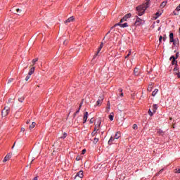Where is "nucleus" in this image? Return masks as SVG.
Masks as SVG:
<instances>
[{
  "instance_id": "nucleus-16",
  "label": "nucleus",
  "mask_w": 180,
  "mask_h": 180,
  "mask_svg": "<svg viewBox=\"0 0 180 180\" xmlns=\"http://www.w3.org/2000/svg\"><path fill=\"white\" fill-rule=\"evenodd\" d=\"M157 109H158V107L157 106V104H154L152 107L153 112L155 113V112H157Z\"/></svg>"
},
{
  "instance_id": "nucleus-17",
  "label": "nucleus",
  "mask_w": 180,
  "mask_h": 180,
  "mask_svg": "<svg viewBox=\"0 0 180 180\" xmlns=\"http://www.w3.org/2000/svg\"><path fill=\"white\" fill-rule=\"evenodd\" d=\"M175 39H174V33L169 34V41L170 43H172Z\"/></svg>"
},
{
  "instance_id": "nucleus-1",
  "label": "nucleus",
  "mask_w": 180,
  "mask_h": 180,
  "mask_svg": "<svg viewBox=\"0 0 180 180\" xmlns=\"http://www.w3.org/2000/svg\"><path fill=\"white\" fill-rule=\"evenodd\" d=\"M150 4H151L150 0H146V2L142 5H140L136 8L139 16H143V14L146 13V10L148 8H150Z\"/></svg>"
},
{
  "instance_id": "nucleus-21",
  "label": "nucleus",
  "mask_w": 180,
  "mask_h": 180,
  "mask_svg": "<svg viewBox=\"0 0 180 180\" xmlns=\"http://www.w3.org/2000/svg\"><path fill=\"white\" fill-rule=\"evenodd\" d=\"M172 43H173L174 46H178L179 41L178 39H174Z\"/></svg>"
},
{
  "instance_id": "nucleus-22",
  "label": "nucleus",
  "mask_w": 180,
  "mask_h": 180,
  "mask_svg": "<svg viewBox=\"0 0 180 180\" xmlns=\"http://www.w3.org/2000/svg\"><path fill=\"white\" fill-rule=\"evenodd\" d=\"M119 92H120V94H119L120 96H121V98H123L124 94H123V89H119Z\"/></svg>"
},
{
  "instance_id": "nucleus-24",
  "label": "nucleus",
  "mask_w": 180,
  "mask_h": 180,
  "mask_svg": "<svg viewBox=\"0 0 180 180\" xmlns=\"http://www.w3.org/2000/svg\"><path fill=\"white\" fill-rule=\"evenodd\" d=\"M36 126V122H32V124L30 125V129H34V127Z\"/></svg>"
},
{
  "instance_id": "nucleus-30",
  "label": "nucleus",
  "mask_w": 180,
  "mask_h": 180,
  "mask_svg": "<svg viewBox=\"0 0 180 180\" xmlns=\"http://www.w3.org/2000/svg\"><path fill=\"white\" fill-rule=\"evenodd\" d=\"M98 141H99V139H98V138H94L93 143H94V144H96V143H98Z\"/></svg>"
},
{
  "instance_id": "nucleus-36",
  "label": "nucleus",
  "mask_w": 180,
  "mask_h": 180,
  "mask_svg": "<svg viewBox=\"0 0 180 180\" xmlns=\"http://www.w3.org/2000/svg\"><path fill=\"white\" fill-rule=\"evenodd\" d=\"M13 82V79L11 78L8 79L7 84H11V82Z\"/></svg>"
},
{
  "instance_id": "nucleus-37",
  "label": "nucleus",
  "mask_w": 180,
  "mask_h": 180,
  "mask_svg": "<svg viewBox=\"0 0 180 180\" xmlns=\"http://www.w3.org/2000/svg\"><path fill=\"white\" fill-rule=\"evenodd\" d=\"M133 129H134V130H137V124H134L133 125Z\"/></svg>"
},
{
  "instance_id": "nucleus-51",
  "label": "nucleus",
  "mask_w": 180,
  "mask_h": 180,
  "mask_svg": "<svg viewBox=\"0 0 180 180\" xmlns=\"http://www.w3.org/2000/svg\"><path fill=\"white\" fill-rule=\"evenodd\" d=\"M165 40H167V37H166V36H165V37H163V41H165Z\"/></svg>"
},
{
  "instance_id": "nucleus-4",
  "label": "nucleus",
  "mask_w": 180,
  "mask_h": 180,
  "mask_svg": "<svg viewBox=\"0 0 180 180\" xmlns=\"http://www.w3.org/2000/svg\"><path fill=\"white\" fill-rule=\"evenodd\" d=\"M78 178H84V171L80 170L77 173L75 179H78Z\"/></svg>"
},
{
  "instance_id": "nucleus-27",
  "label": "nucleus",
  "mask_w": 180,
  "mask_h": 180,
  "mask_svg": "<svg viewBox=\"0 0 180 180\" xmlns=\"http://www.w3.org/2000/svg\"><path fill=\"white\" fill-rule=\"evenodd\" d=\"M165 5H167V1H163L161 3L160 6L161 8H165Z\"/></svg>"
},
{
  "instance_id": "nucleus-47",
  "label": "nucleus",
  "mask_w": 180,
  "mask_h": 180,
  "mask_svg": "<svg viewBox=\"0 0 180 180\" xmlns=\"http://www.w3.org/2000/svg\"><path fill=\"white\" fill-rule=\"evenodd\" d=\"M160 17V13H156V17L155 19H157V18Z\"/></svg>"
},
{
  "instance_id": "nucleus-63",
  "label": "nucleus",
  "mask_w": 180,
  "mask_h": 180,
  "mask_svg": "<svg viewBox=\"0 0 180 180\" xmlns=\"http://www.w3.org/2000/svg\"><path fill=\"white\" fill-rule=\"evenodd\" d=\"M115 27V25L113 27H111V30L113 29Z\"/></svg>"
},
{
  "instance_id": "nucleus-52",
  "label": "nucleus",
  "mask_w": 180,
  "mask_h": 180,
  "mask_svg": "<svg viewBox=\"0 0 180 180\" xmlns=\"http://www.w3.org/2000/svg\"><path fill=\"white\" fill-rule=\"evenodd\" d=\"M90 123H94V119H93V118H91V119L90 120Z\"/></svg>"
},
{
  "instance_id": "nucleus-29",
  "label": "nucleus",
  "mask_w": 180,
  "mask_h": 180,
  "mask_svg": "<svg viewBox=\"0 0 180 180\" xmlns=\"http://www.w3.org/2000/svg\"><path fill=\"white\" fill-rule=\"evenodd\" d=\"M163 172H164V169H160V170L156 174V176H158V175H160V174H162Z\"/></svg>"
},
{
  "instance_id": "nucleus-33",
  "label": "nucleus",
  "mask_w": 180,
  "mask_h": 180,
  "mask_svg": "<svg viewBox=\"0 0 180 180\" xmlns=\"http://www.w3.org/2000/svg\"><path fill=\"white\" fill-rule=\"evenodd\" d=\"M174 71H175L176 74H178L179 70H178V67H177V65H176L175 68H174Z\"/></svg>"
},
{
  "instance_id": "nucleus-41",
  "label": "nucleus",
  "mask_w": 180,
  "mask_h": 180,
  "mask_svg": "<svg viewBox=\"0 0 180 180\" xmlns=\"http://www.w3.org/2000/svg\"><path fill=\"white\" fill-rule=\"evenodd\" d=\"M33 161H34V159H32V161L30 162V165H27V167H30V165H32V164H33Z\"/></svg>"
},
{
  "instance_id": "nucleus-54",
  "label": "nucleus",
  "mask_w": 180,
  "mask_h": 180,
  "mask_svg": "<svg viewBox=\"0 0 180 180\" xmlns=\"http://www.w3.org/2000/svg\"><path fill=\"white\" fill-rule=\"evenodd\" d=\"M29 123H30V120L27 121V124H29Z\"/></svg>"
},
{
  "instance_id": "nucleus-11",
  "label": "nucleus",
  "mask_w": 180,
  "mask_h": 180,
  "mask_svg": "<svg viewBox=\"0 0 180 180\" xmlns=\"http://www.w3.org/2000/svg\"><path fill=\"white\" fill-rule=\"evenodd\" d=\"M74 16L70 17L68 20L65 21V24L67 25V23H70V22H74Z\"/></svg>"
},
{
  "instance_id": "nucleus-20",
  "label": "nucleus",
  "mask_w": 180,
  "mask_h": 180,
  "mask_svg": "<svg viewBox=\"0 0 180 180\" xmlns=\"http://www.w3.org/2000/svg\"><path fill=\"white\" fill-rule=\"evenodd\" d=\"M139 72H140V70L137 68H135L134 70V75H139Z\"/></svg>"
},
{
  "instance_id": "nucleus-34",
  "label": "nucleus",
  "mask_w": 180,
  "mask_h": 180,
  "mask_svg": "<svg viewBox=\"0 0 180 180\" xmlns=\"http://www.w3.org/2000/svg\"><path fill=\"white\" fill-rule=\"evenodd\" d=\"M110 120L112 121L113 120V115L110 114L109 116H108Z\"/></svg>"
},
{
  "instance_id": "nucleus-13",
  "label": "nucleus",
  "mask_w": 180,
  "mask_h": 180,
  "mask_svg": "<svg viewBox=\"0 0 180 180\" xmlns=\"http://www.w3.org/2000/svg\"><path fill=\"white\" fill-rule=\"evenodd\" d=\"M83 120H84L83 123H86V120H88V112H86L84 113V115L83 117Z\"/></svg>"
},
{
  "instance_id": "nucleus-43",
  "label": "nucleus",
  "mask_w": 180,
  "mask_h": 180,
  "mask_svg": "<svg viewBox=\"0 0 180 180\" xmlns=\"http://www.w3.org/2000/svg\"><path fill=\"white\" fill-rule=\"evenodd\" d=\"M159 41H160V43H161V41H162V36H160L159 37Z\"/></svg>"
},
{
  "instance_id": "nucleus-42",
  "label": "nucleus",
  "mask_w": 180,
  "mask_h": 180,
  "mask_svg": "<svg viewBox=\"0 0 180 180\" xmlns=\"http://www.w3.org/2000/svg\"><path fill=\"white\" fill-rule=\"evenodd\" d=\"M2 34H4V32L0 30V40L2 39Z\"/></svg>"
},
{
  "instance_id": "nucleus-58",
  "label": "nucleus",
  "mask_w": 180,
  "mask_h": 180,
  "mask_svg": "<svg viewBox=\"0 0 180 180\" xmlns=\"http://www.w3.org/2000/svg\"><path fill=\"white\" fill-rule=\"evenodd\" d=\"M107 109H110V105H108V106L107 107Z\"/></svg>"
},
{
  "instance_id": "nucleus-46",
  "label": "nucleus",
  "mask_w": 180,
  "mask_h": 180,
  "mask_svg": "<svg viewBox=\"0 0 180 180\" xmlns=\"http://www.w3.org/2000/svg\"><path fill=\"white\" fill-rule=\"evenodd\" d=\"M176 11H180V4L176 7Z\"/></svg>"
},
{
  "instance_id": "nucleus-15",
  "label": "nucleus",
  "mask_w": 180,
  "mask_h": 180,
  "mask_svg": "<svg viewBox=\"0 0 180 180\" xmlns=\"http://www.w3.org/2000/svg\"><path fill=\"white\" fill-rule=\"evenodd\" d=\"M120 136H122V134H120V131H117L116 132V134H115V140H117Z\"/></svg>"
},
{
  "instance_id": "nucleus-56",
  "label": "nucleus",
  "mask_w": 180,
  "mask_h": 180,
  "mask_svg": "<svg viewBox=\"0 0 180 180\" xmlns=\"http://www.w3.org/2000/svg\"><path fill=\"white\" fill-rule=\"evenodd\" d=\"M15 144H16V143H14L13 146H12V148H15Z\"/></svg>"
},
{
  "instance_id": "nucleus-48",
  "label": "nucleus",
  "mask_w": 180,
  "mask_h": 180,
  "mask_svg": "<svg viewBox=\"0 0 180 180\" xmlns=\"http://www.w3.org/2000/svg\"><path fill=\"white\" fill-rule=\"evenodd\" d=\"M85 153H86V150L84 149V150L82 151V154H85Z\"/></svg>"
},
{
  "instance_id": "nucleus-39",
  "label": "nucleus",
  "mask_w": 180,
  "mask_h": 180,
  "mask_svg": "<svg viewBox=\"0 0 180 180\" xmlns=\"http://www.w3.org/2000/svg\"><path fill=\"white\" fill-rule=\"evenodd\" d=\"M131 54V51H129L127 56H126V58H127L128 57H130V55Z\"/></svg>"
},
{
  "instance_id": "nucleus-12",
  "label": "nucleus",
  "mask_w": 180,
  "mask_h": 180,
  "mask_svg": "<svg viewBox=\"0 0 180 180\" xmlns=\"http://www.w3.org/2000/svg\"><path fill=\"white\" fill-rule=\"evenodd\" d=\"M102 47H103V43H101V44L100 45L97 53L94 56V58H95V57H96V56H98V54H99V52L102 50Z\"/></svg>"
},
{
  "instance_id": "nucleus-55",
  "label": "nucleus",
  "mask_w": 180,
  "mask_h": 180,
  "mask_svg": "<svg viewBox=\"0 0 180 180\" xmlns=\"http://www.w3.org/2000/svg\"><path fill=\"white\" fill-rule=\"evenodd\" d=\"M81 108H82V105H79V110H81Z\"/></svg>"
},
{
  "instance_id": "nucleus-18",
  "label": "nucleus",
  "mask_w": 180,
  "mask_h": 180,
  "mask_svg": "<svg viewBox=\"0 0 180 180\" xmlns=\"http://www.w3.org/2000/svg\"><path fill=\"white\" fill-rule=\"evenodd\" d=\"M35 69H36V68H34V67L31 68L30 69V71H29L28 74H29L30 75H32L34 72V70H35Z\"/></svg>"
},
{
  "instance_id": "nucleus-57",
  "label": "nucleus",
  "mask_w": 180,
  "mask_h": 180,
  "mask_svg": "<svg viewBox=\"0 0 180 180\" xmlns=\"http://www.w3.org/2000/svg\"><path fill=\"white\" fill-rule=\"evenodd\" d=\"M32 180H37V177H34Z\"/></svg>"
},
{
  "instance_id": "nucleus-6",
  "label": "nucleus",
  "mask_w": 180,
  "mask_h": 180,
  "mask_svg": "<svg viewBox=\"0 0 180 180\" xmlns=\"http://www.w3.org/2000/svg\"><path fill=\"white\" fill-rule=\"evenodd\" d=\"M11 11V12H13V13H15V15H18V13H20V12H22L21 9H19L16 7H13Z\"/></svg>"
},
{
  "instance_id": "nucleus-44",
  "label": "nucleus",
  "mask_w": 180,
  "mask_h": 180,
  "mask_svg": "<svg viewBox=\"0 0 180 180\" xmlns=\"http://www.w3.org/2000/svg\"><path fill=\"white\" fill-rule=\"evenodd\" d=\"M80 160H81V157L77 156V157L76 158V161H79Z\"/></svg>"
},
{
  "instance_id": "nucleus-3",
  "label": "nucleus",
  "mask_w": 180,
  "mask_h": 180,
  "mask_svg": "<svg viewBox=\"0 0 180 180\" xmlns=\"http://www.w3.org/2000/svg\"><path fill=\"white\" fill-rule=\"evenodd\" d=\"M129 18H131V13H128L125 15L121 20H120V23H123V22H126L127 19Z\"/></svg>"
},
{
  "instance_id": "nucleus-9",
  "label": "nucleus",
  "mask_w": 180,
  "mask_h": 180,
  "mask_svg": "<svg viewBox=\"0 0 180 180\" xmlns=\"http://www.w3.org/2000/svg\"><path fill=\"white\" fill-rule=\"evenodd\" d=\"M170 60H172V65H178V62L176 60L175 56H172L170 57Z\"/></svg>"
},
{
  "instance_id": "nucleus-32",
  "label": "nucleus",
  "mask_w": 180,
  "mask_h": 180,
  "mask_svg": "<svg viewBox=\"0 0 180 180\" xmlns=\"http://www.w3.org/2000/svg\"><path fill=\"white\" fill-rule=\"evenodd\" d=\"M158 134L162 135V134H164V131L162 130H161V129H158Z\"/></svg>"
},
{
  "instance_id": "nucleus-59",
  "label": "nucleus",
  "mask_w": 180,
  "mask_h": 180,
  "mask_svg": "<svg viewBox=\"0 0 180 180\" xmlns=\"http://www.w3.org/2000/svg\"><path fill=\"white\" fill-rule=\"evenodd\" d=\"M176 59L178 58V53L176 54Z\"/></svg>"
},
{
  "instance_id": "nucleus-45",
  "label": "nucleus",
  "mask_w": 180,
  "mask_h": 180,
  "mask_svg": "<svg viewBox=\"0 0 180 180\" xmlns=\"http://www.w3.org/2000/svg\"><path fill=\"white\" fill-rule=\"evenodd\" d=\"M95 134H96V131H95V130L94 131H93V132L91 133V136H95Z\"/></svg>"
},
{
  "instance_id": "nucleus-5",
  "label": "nucleus",
  "mask_w": 180,
  "mask_h": 180,
  "mask_svg": "<svg viewBox=\"0 0 180 180\" xmlns=\"http://www.w3.org/2000/svg\"><path fill=\"white\" fill-rule=\"evenodd\" d=\"M103 102V96H99L98 101H96V106H101Z\"/></svg>"
},
{
  "instance_id": "nucleus-38",
  "label": "nucleus",
  "mask_w": 180,
  "mask_h": 180,
  "mask_svg": "<svg viewBox=\"0 0 180 180\" xmlns=\"http://www.w3.org/2000/svg\"><path fill=\"white\" fill-rule=\"evenodd\" d=\"M67 137V133H64L63 136L60 137V139H65Z\"/></svg>"
},
{
  "instance_id": "nucleus-64",
  "label": "nucleus",
  "mask_w": 180,
  "mask_h": 180,
  "mask_svg": "<svg viewBox=\"0 0 180 180\" xmlns=\"http://www.w3.org/2000/svg\"><path fill=\"white\" fill-rule=\"evenodd\" d=\"M179 33H180V27H179Z\"/></svg>"
},
{
  "instance_id": "nucleus-31",
  "label": "nucleus",
  "mask_w": 180,
  "mask_h": 180,
  "mask_svg": "<svg viewBox=\"0 0 180 180\" xmlns=\"http://www.w3.org/2000/svg\"><path fill=\"white\" fill-rule=\"evenodd\" d=\"M18 101L22 103L25 101V97H20L18 98Z\"/></svg>"
},
{
  "instance_id": "nucleus-53",
  "label": "nucleus",
  "mask_w": 180,
  "mask_h": 180,
  "mask_svg": "<svg viewBox=\"0 0 180 180\" xmlns=\"http://www.w3.org/2000/svg\"><path fill=\"white\" fill-rule=\"evenodd\" d=\"M68 41H64L63 44H67Z\"/></svg>"
},
{
  "instance_id": "nucleus-50",
  "label": "nucleus",
  "mask_w": 180,
  "mask_h": 180,
  "mask_svg": "<svg viewBox=\"0 0 180 180\" xmlns=\"http://www.w3.org/2000/svg\"><path fill=\"white\" fill-rule=\"evenodd\" d=\"M21 131H22V133H25V128H21Z\"/></svg>"
},
{
  "instance_id": "nucleus-49",
  "label": "nucleus",
  "mask_w": 180,
  "mask_h": 180,
  "mask_svg": "<svg viewBox=\"0 0 180 180\" xmlns=\"http://www.w3.org/2000/svg\"><path fill=\"white\" fill-rule=\"evenodd\" d=\"M77 113H79V110H78L77 111H76V112H75V116H76V115H77Z\"/></svg>"
},
{
  "instance_id": "nucleus-62",
  "label": "nucleus",
  "mask_w": 180,
  "mask_h": 180,
  "mask_svg": "<svg viewBox=\"0 0 180 180\" xmlns=\"http://www.w3.org/2000/svg\"><path fill=\"white\" fill-rule=\"evenodd\" d=\"M158 30H161V27H159V28L158 29Z\"/></svg>"
},
{
  "instance_id": "nucleus-8",
  "label": "nucleus",
  "mask_w": 180,
  "mask_h": 180,
  "mask_svg": "<svg viewBox=\"0 0 180 180\" xmlns=\"http://www.w3.org/2000/svg\"><path fill=\"white\" fill-rule=\"evenodd\" d=\"M116 26H120V27H127V26H129V25H127V22L122 24V22H120H120H118L114 25L115 27H116Z\"/></svg>"
},
{
  "instance_id": "nucleus-61",
  "label": "nucleus",
  "mask_w": 180,
  "mask_h": 180,
  "mask_svg": "<svg viewBox=\"0 0 180 180\" xmlns=\"http://www.w3.org/2000/svg\"><path fill=\"white\" fill-rule=\"evenodd\" d=\"M11 101H12V99H11V98H10V99L8 100V102H11Z\"/></svg>"
},
{
  "instance_id": "nucleus-19",
  "label": "nucleus",
  "mask_w": 180,
  "mask_h": 180,
  "mask_svg": "<svg viewBox=\"0 0 180 180\" xmlns=\"http://www.w3.org/2000/svg\"><path fill=\"white\" fill-rule=\"evenodd\" d=\"M37 61H39V58H36L35 59H33L32 60V64L30 67H33V65H34V64H36V63H37Z\"/></svg>"
},
{
  "instance_id": "nucleus-26",
  "label": "nucleus",
  "mask_w": 180,
  "mask_h": 180,
  "mask_svg": "<svg viewBox=\"0 0 180 180\" xmlns=\"http://www.w3.org/2000/svg\"><path fill=\"white\" fill-rule=\"evenodd\" d=\"M101 126V121H98V125H96L95 127V131H96V130H99V129H98V127H99Z\"/></svg>"
},
{
  "instance_id": "nucleus-60",
  "label": "nucleus",
  "mask_w": 180,
  "mask_h": 180,
  "mask_svg": "<svg viewBox=\"0 0 180 180\" xmlns=\"http://www.w3.org/2000/svg\"><path fill=\"white\" fill-rule=\"evenodd\" d=\"M178 77H179V78H180V74L179 73L178 74Z\"/></svg>"
},
{
  "instance_id": "nucleus-40",
  "label": "nucleus",
  "mask_w": 180,
  "mask_h": 180,
  "mask_svg": "<svg viewBox=\"0 0 180 180\" xmlns=\"http://www.w3.org/2000/svg\"><path fill=\"white\" fill-rule=\"evenodd\" d=\"M175 172L176 174H180V169H176Z\"/></svg>"
},
{
  "instance_id": "nucleus-14",
  "label": "nucleus",
  "mask_w": 180,
  "mask_h": 180,
  "mask_svg": "<svg viewBox=\"0 0 180 180\" xmlns=\"http://www.w3.org/2000/svg\"><path fill=\"white\" fill-rule=\"evenodd\" d=\"M113 141H115V138H113V136H111L108 141V144L109 146H112V144H113Z\"/></svg>"
},
{
  "instance_id": "nucleus-10",
  "label": "nucleus",
  "mask_w": 180,
  "mask_h": 180,
  "mask_svg": "<svg viewBox=\"0 0 180 180\" xmlns=\"http://www.w3.org/2000/svg\"><path fill=\"white\" fill-rule=\"evenodd\" d=\"M142 24H143V20H141L140 18H137L135 22V25L136 26H140V25H142Z\"/></svg>"
},
{
  "instance_id": "nucleus-35",
  "label": "nucleus",
  "mask_w": 180,
  "mask_h": 180,
  "mask_svg": "<svg viewBox=\"0 0 180 180\" xmlns=\"http://www.w3.org/2000/svg\"><path fill=\"white\" fill-rule=\"evenodd\" d=\"M148 115H149V116H153V111H151L150 109H149V110H148Z\"/></svg>"
},
{
  "instance_id": "nucleus-2",
  "label": "nucleus",
  "mask_w": 180,
  "mask_h": 180,
  "mask_svg": "<svg viewBox=\"0 0 180 180\" xmlns=\"http://www.w3.org/2000/svg\"><path fill=\"white\" fill-rule=\"evenodd\" d=\"M10 110H11V108H9V107H5L1 111L2 116L4 117L8 116V115H9Z\"/></svg>"
},
{
  "instance_id": "nucleus-28",
  "label": "nucleus",
  "mask_w": 180,
  "mask_h": 180,
  "mask_svg": "<svg viewBox=\"0 0 180 180\" xmlns=\"http://www.w3.org/2000/svg\"><path fill=\"white\" fill-rule=\"evenodd\" d=\"M32 76V75H27L25 77V81H29V79H30V77Z\"/></svg>"
},
{
  "instance_id": "nucleus-23",
  "label": "nucleus",
  "mask_w": 180,
  "mask_h": 180,
  "mask_svg": "<svg viewBox=\"0 0 180 180\" xmlns=\"http://www.w3.org/2000/svg\"><path fill=\"white\" fill-rule=\"evenodd\" d=\"M158 92V89H156L152 92V96H155L157 95V93Z\"/></svg>"
},
{
  "instance_id": "nucleus-7",
  "label": "nucleus",
  "mask_w": 180,
  "mask_h": 180,
  "mask_svg": "<svg viewBox=\"0 0 180 180\" xmlns=\"http://www.w3.org/2000/svg\"><path fill=\"white\" fill-rule=\"evenodd\" d=\"M12 157V153L7 154L3 160V162H6V161H9Z\"/></svg>"
},
{
  "instance_id": "nucleus-25",
  "label": "nucleus",
  "mask_w": 180,
  "mask_h": 180,
  "mask_svg": "<svg viewBox=\"0 0 180 180\" xmlns=\"http://www.w3.org/2000/svg\"><path fill=\"white\" fill-rule=\"evenodd\" d=\"M148 91L149 92H151V91H153V84H150L148 86Z\"/></svg>"
}]
</instances>
